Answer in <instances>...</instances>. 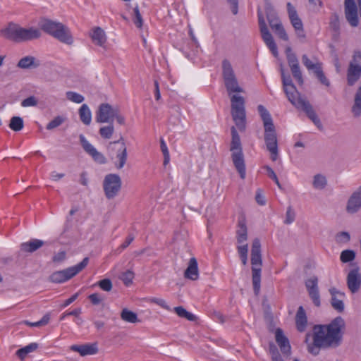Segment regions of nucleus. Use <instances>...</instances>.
Instances as JSON below:
<instances>
[{
	"label": "nucleus",
	"instance_id": "0e129e2a",
	"mask_svg": "<svg viewBox=\"0 0 361 361\" xmlns=\"http://www.w3.org/2000/svg\"><path fill=\"white\" fill-rule=\"evenodd\" d=\"M174 312L178 314V317L183 318L185 314L187 313V310L181 306L176 307Z\"/></svg>",
	"mask_w": 361,
	"mask_h": 361
},
{
	"label": "nucleus",
	"instance_id": "72a5a7b5",
	"mask_svg": "<svg viewBox=\"0 0 361 361\" xmlns=\"http://www.w3.org/2000/svg\"><path fill=\"white\" fill-rule=\"evenodd\" d=\"M38 348V344L36 343H31L29 345L18 349L16 351V355L21 360H23L27 354L34 352Z\"/></svg>",
	"mask_w": 361,
	"mask_h": 361
},
{
	"label": "nucleus",
	"instance_id": "7c9ffc66",
	"mask_svg": "<svg viewBox=\"0 0 361 361\" xmlns=\"http://www.w3.org/2000/svg\"><path fill=\"white\" fill-rule=\"evenodd\" d=\"M329 292L331 295V304L334 310H337L338 312H342L344 310V304L342 300L338 299L336 298V294L342 295L339 291H338L335 288H332L329 290Z\"/></svg>",
	"mask_w": 361,
	"mask_h": 361
},
{
	"label": "nucleus",
	"instance_id": "c03bdc74",
	"mask_svg": "<svg viewBox=\"0 0 361 361\" xmlns=\"http://www.w3.org/2000/svg\"><path fill=\"white\" fill-rule=\"evenodd\" d=\"M335 240L337 243H347L350 240V235L348 232L341 231L336 233Z\"/></svg>",
	"mask_w": 361,
	"mask_h": 361
},
{
	"label": "nucleus",
	"instance_id": "680f3d73",
	"mask_svg": "<svg viewBox=\"0 0 361 361\" xmlns=\"http://www.w3.org/2000/svg\"><path fill=\"white\" fill-rule=\"evenodd\" d=\"M238 254L240 257L243 256H247V252H248V245L247 244L240 245L238 247Z\"/></svg>",
	"mask_w": 361,
	"mask_h": 361
},
{
	"label": "nucleus",
	"instance_id": "7ed1b4c3",
	"mask_svg": "<svg viewBox=\"0 0 361 361\" xmlns=\"http://www.w3.org/2000/svg\"><path fill=\"white\" fill-rule=\"evenodd\" d=\"M257 110L263 121L264 142L267 149L270 152L271 159L275 161L279 157V148L277 134L273 119L269 112L263 105H259Z\"/></svg>",
	"mask_w": 361,
	"mask_h": 361
},
{
	"label": "nucleus",
	"instance_id": "052dcab7",
	"mask_svg": "<svg viewBox=\"0 0 361 361\" xmlns=\"http://www.w3.org/2000/svg\"><path fill=\"white\" fill-rule=\"evenodd\" d=\"M134 240V235L129 234L125 241L121 245L120 249L124 250L128 247Z\"/></svg>",
	"mask_w": 361,
	"mask_h": 361
},
{
	"label": "nucleus",
	"instance_id": "a19ab883",
	"mask_svg": "<svg viewBox=\"0 0 361 361\" xmlns=\"http://www.w3.org/2000/svg\"><path fill=\"white\" fill-rule=\"evenodd\" d=\"M66 96L68 100L77 104L82 103L85 99L82 94L73 91L66 92Z\"/></svg>",
	"mask_w": 361,
	"mask_h": 361
},
{
	"label": "nucleus",
	"instance_id": "2f4dec72",
	"mask_svg": "<svg viewBox=\"0 0 361 361\" xmlns=\"http://www.w3.org/2000/svg\"><path fill=\"white\" fill-rule=\"evenodd\" d=\"M351 111L355 117H358L361 115V86L358 87L355 94L354 104Z\"/></svg>",
	"mask_w": 361,
	"mask_h": 361
},
{
	"label": "nucleus",
	"instance_id": "8fccbe9b",
	"mask_svg": "<svg viewBox=\"0 0 361 361\" xmlns=\"http://www.w3.org/2000/svg\"><path fill=\"white\" fill-rule=\"evenodd\" d=\"M97 285L104 291L109 292L111 290L113 285L109 279H104L98 281Z\"/></svg>",
	"mask_w": 361,
	"mask_h": 361
},
{
	"label": "nucleus",
	"instance_id": "de8ad7c7",
	"mask_svg": "<svg viewBox=\"0 0 361 361\" xmlns=\"http://www.w3.org/2000/svg\"><path fill=\"white\" fill-rule=\"evenodd\" d=\"M49 320H50L49 314H46L45 315L43 316V317L39 321H38L37 322H30L26 321L25 324L30 326L39 327V326H44L46 324H47L49 323Z\"/></svg>",
	"mask_w": 361,
	"mask_h": 361
},
{
	"label": "nucleus",
	"instance_id": "0eeeda50",
	"mask_svg": "<svg viewBox=\"0 0 361 361\" xmlns=\"http://www.w3.org/2000/svg\"><path fill=\"white\" fill-rule=\"evenodd\" d=\"M252 279L254 293L257 295L261 287V270L262 266L261 243L258 238L252 241L251 247Z\"/></svg>",
	"mask_w": 361,
	"mask_h": 361
},
{
	"label": "nucleus",
	"instance_id": "13d9d810",
	"mask_svg": "<svg viewBox=\"0 0 361 361\" xmlns=\"http://www.w3.org/2000/svg\"><path fill=\"white\" fill-rule=\"evenodd\" d=\"M66 253L65 251H61L56 254L53 257V262H63L66 259Z\"/></svg>",
	"mask_w": 361,
	"mask_h": 361
},
{
	"label": "nucleus",
	"instance_id": "e2e57ef3",
	"mask_svg": "<svg viewBox=\"0 0 361 361\" xmlns=\"http://www.w3.org/2000/svg\"><path fill=\"white\" fill-rule=\"evenodd\" d=\"M78 297V293H75L71 298H69L68 299L64 301V302L63 303V305H61V307H67L68 305H69L70 304L73 302L77 299Z\"/></svg>",
	"mask_w": 361,
	"mask_h": 361
},
{
	"label": "nucleus",
	"instance_id": "4468645a",
	"mask_svg": "<svg viewBox=\"0 0 361 361\" xmlns=\"http://www.w3.org/2000/svg\"><path fill=\"white\" fill-rule=\"evenodd\" d=\"M257 16L262 38L265 44L267 46V47L272 53V54L275 57H277L279 55L277 46L274 40L273 36L271 35V32H269L267 26L264 16L259 10H258Z\"/></svg>",
	"mask_w": 361,
	"mask_h": 361
},
{
	"label": "nucleus",
	"instance_id": "a18cd8bd",
	"mask_svg": "<svg viewBox=\"0 0 361 361\" xmlns=\"http://www.w3.org/2000/svg\"><path fill=\"white\" fill-rule=\"evenodd\" d=\"M65 121V118L61 116H58L55 117L53 120H51L47 125V130H53L59 126H61Z\"/></svg>",
	"mask_w": 361,
	"mask_h": 361
},
{
	"label": "nucleus",
	"instance_id": "5701e85b",
	"mask_svg": "<svg viewBox=\"0 0 361 361\" xmlns=\"http://www.w3.org/2000/svg\"><path fill=\"white\" fill-rule=\"evenodd\" d=\"M275 338L282 353L289 355L290 353L291 347L288 338L284 335L281 329L278 328L276 329Z\"/></svg>",
	"mask_w": 361,
	"mask_h": 361
},
{
	"label": "nucleus",
	"instance_id": "1a4fd4ad",
	"mask_svg": "<svg viewBox=\"0 0 361 361\" xmlns=\"http://www.w3.org/2000/svg\"><path fill=\"white\" fill-rule=\"evenodd\" d=\"M231 115L238 128L243 131L245 129V99L243 97L233 94L231 97Z\"/></svg>",
	"mask_w": 361,
	"mask_h": 361
},
{
	"label": "nucleus",
	"instance_id": "2eb2a0df",
	"mask_svg": "<svg viewBox=\"0 0 361 361\" xmlns=\"http://www.w3.org/2000/svg\"><path fill=\"white\" fill-rule=\"evenodd\" d=\"M121 179L117 174L110 173L105 176L103 182V188L107 199L115 197L121 188Z\"/></svg>",
	"mask_w": 361,
	"mask_h": 361
},
{
	"label": "nucleus",
	"instance_id": "864d4df0",
	"mask_svg": "<svg viewBox=\"0 0 361 361\" xmlns=\"http://www.w3.org/2000/svg\"><path fill=\"white\" fill-rule=\"evenodd\" d=\"M89 300L94 305H99L104 300V297L100 293H92L88 296Z\"/></svg>",
	"mask_w": 361,
	"mask_h": 361
},
{
	"label": "nucleus",
	"instance_id": "69168bd1",
	"mask_svg": "<svg viewBox=\"0 0 361 361\" xmlns=\"http://www.w3.org/2000/svg\"><path fill=\"white\" fill-rule=\"evenodd\" d=\"M154 94L156 100H159L161 98L159 86L157 80H154Z\"/></svg>",
	"mask_w": 361,
	"mask_h": 361
},
{
	"label": "nucleus",
	"instance_id": "79ce46f5",
	"mask_svg": "<svg viewBox=\"0 0 361 361\" xmlns=\"http://www.w3.org/2000/svg\"><path fill=\"white\" fill-rule=\"evenodd\" d=\"M314 73L321 84H322L323 85H324L326 87L330 86V81L326 77V75L322 70V66L319 69L316 70V71H314Z\"/></svg>",
	"mask_w": 361,
	"mask_h": 361
},
{
	"label": "nucleus",
	"instance_id": "3c124183",
	"mask_svg": "<svg viewBox=\"0 0 361 361\" xmlns=\"http://www.w3.org/2000/svg\"><path fill=\"white\" fill-rule=\"evenodd\" d=\"M160 147L161 152L164 154V164L166 165L169 162L170 157H169V152L168 150L166 144L165 143L164 140L163 139H161L160 140Z\"/></svg>",
	"mask_w": 361,
	"mask_h": 361
},
{
	"label": "nucleus",
	"instance_id": "a878e982",
	"mask_svg": "<svg viewBox=\"0 0 361 361\" xmlns=\"http://www.w3.org/2000/svg\"><path fill=\"white\" fill-rule=\"evenodd\" d=\"M40 66V62L35 57L26 56L18 62L17 66L22 69L36 68Z\"/></svg>",
	"mask_w": 361,
	"mask_h": 361
},
{
	"label": "nucleus",
	"instance_id": "20e7f679",
	"mask_svg": "<svg viewBox=\"0 0 361 361\" xmlns=\"http://www.w3.org/2000/svg\"><path fill=\"white\" fill-rule=\"evenodd\" d=\"M0 35L6 39L23 42L40 38L42 32L35 27H23L18 24L9 23L7 27L1 30Z\"/></svg>",
	"mask_w": 361,
	"mask_h": 361
},
{
	"label": "nucleus",
	"instance_id": "c756f323",
	"mask_svg": "<svg viewBox=\"0 0 361 361\" xmlns=\"http://www.w3.org/2000/svg\"><path fill=\"white\" fill-rule=\"evenodd\" d=\"M44 242L42 240L33 239L29 242L21 244V250L24 252H33L44 245Z\"/></svg>",
	"mask_w": 361,
	"mask_h": 361
},
{
	"label": "nucleus",
	"instance_id": "603ef678",
	"mask_svg": "<svg viewBox=\"0 0 361 361\" xmlns=\"http://www.w3.org/2000/svg\"><path fill=\"white\" fill-rule=\"evenodd\" d=\"M264 169L267 171L268 176L275 182L279 188H281V185L274 170L269 166H264Z\"/></svg>",
	"mask_w": 361,
	"mask_h": 361
},
{
	"label": "nucleus",
	"instance_id": "6ab92c4d",
	"mask_svg": "<svg viewBox=\"0 0 361 361\" xmlns=\"http://www.w3.org/2000/svg\"><path fill=\"white\" fill-rule=\"evenodd\" d=\"M305 286L309 295L315 306L319 307L321 305L320 295L318 288V279L317 276H312L305 281Z\"/></svg>",
	"mask_w": 361,
	"mask_h": 361
},
{
	"label": "nucleus",
	"instance_id": "f3484780",
	"mask_svg": "<svg viewBox=\"0 0 361 361\" xmlns=\"http://www.w3.org/2000/svg\"><path fill=\"white\" fill-rule=\"evenodd\" d=\"M286 56L293 76L299 85H302L304 80L300 68L298 59L295 54L291 53V49L290 47L286 49Z\"/></svg>",
	"mask_w": 361,
	"mask_h": 361
},
{
	"label": "nucleus",
	"instance_id": "b1692460",
	"mask_svg": "<svg viewBox=\"0 0 361 361\" xmlns=\"http://www.w3.org/2000/svg\"><path fill=\"white\" fill-rule=\"evenodd\" d=\"M236 239L239 244L247 240V228L246 226L245 217L241 215L238 220Z\"/></svg>",
	"mask_w": 361,
	"mask_h": 361
},
{
	"label": "nucleus",
	"instance_id": "a211bd4d",
	"mask_svg": "<svg viewBox=\"0 0 361 361\" xmlns=\"http://www.w3.org/2000/svg\"><path fill=\"white\" fill-rule=\"evenodd\" d=\"M80 144L83 149L87 152L94 161L99 164H105L106 160L105 157L99 152H98L85 137L83 135L79 136Z\"/></svg>",
	"mask_w": 361,
	"mask_h": 361
},
{
	"label": "nucleus",
	"instance_id": "c9c22d12",
	"mask_svg": "<svg viewBox=\"0 0 361 361\" xmlns=\"http://www.w3.org/2000/svg\"><path fill=\"white\" fill-rule=\"evenodd\" d=\"M302 62L308 71H313L314 72L322 66L321 62H312L307 54H303L302 56Z\"/></svg>",
	"mask_w": 361,
	"mask_h": 361
},
{
	"label": "nucleus",
	"instance_id": "f704fd0d",
	"mask_svg": "<svg viewBox=\"0 0 361 361\" xmlns=\"http://www.w3.org/2000/svg\"><path fill=\"white\" fill-rule=\"evenodd\" d=\"M121 317L123 321L129 322V323L134 324V323L139 322L137 315L135 312H133L126 308H125L122 310V312L121 313Z\"/></svg>",
	"mask_w": 361,
	"mask_h": 361
},
{
	"label": "nucleus",
	"instance_id": "37998d69",
	"mask_svg": "<svg viewBox=\"0 0 361 361\" xmlns=\"http://www.w3.org/2000/svg\"><path fill=\"white\" fill-rule=\"evenodd\" d=\"M329 26L332 30L338 32L340 30V20L339 16L336 13L331 14L330 17Z\"/></svg>",
	"mask_w": 361,
	"mask_h": 361
},
{
	"label": "nucleus",
	"instance_id": "bb28decb",
	"mask_svg": "<svg viewBox=\"0 0 361 361\" xmlns=\"http://www.w3.org/2000/svg\"><path fill=\"white\" fill-rule=\"evenodd\" d=\"M287 11L289 19L294 29L295 30L302 27V22L301 19L299 18L297 11L290 2L287 4Z\"/></svg>",
	"mask_w": 361,
	"mask_h": 361
},
{
	"label": "nucleus",
	"instance_id": "49530a36",
	"mask_svg": "<svg viewBox=\"0 0 361 361\" xmlns=\"http://www.w3.org/2000/svg\"><path fill=\"white\" fill-rule=\"evenodd\" d=\"M134 273L130 270H128L122 273L121 276H120V279L127 286H130L132 283Z\"/></svg>",
	"mask_w": 361,
	"mask_h": 361
},
{
	"label": "nucleus",
	"instance_id": "338daca9",
	"mask_svg": "<svg viewBox=\"0 0 361 361\" xmlns=\"http://www.w3.org/2000/svg\"><path fill=\"white\" fill-rule=\"evenodd\" d=\"M80 182L82 185L86 186L87 185V183H88V179L87 178V173L86 172H82L81 174H80Z\"/></svg>",
	"mask_w": 361,
	"mask_h": 361
},
{
	"label": "nucleus",
	"instance_id": "393cba45",
	"mask_svg": "<svg viewBox=\"0 0 361 361\" xmlns=\"http://www.w3.org/2000/svg\"><path fill=\"white\" fill-rule=\"evenodd\" d=\"M186 279L195 281L199 277V269L197 259L192 257L189 260L188 266L184 272Z\"/></svg>",
	"mask_w": 361,
	"mask_h": 361
},
{
	"label": "nucleus",
	"instance_id": "58836bf2",
	"mask_svg": "<svg viewBox=\"0 0 361 361\" xmlns=\"http://www.w3.org/2000/svg\"><path fill=\"white\" fill-rule=\"evenodd\" d=\"M109 123L110 124L109 126H103L99 129V134L101 137L104 139L111 138L114 132V127L112 123Z\"/></svg>",
	"mask_w": 361,
	"mask_h": 361
},
{
	"label": "nucleus",
	"instance_id": "4c0bfd02",
	"mask_svg": "<svg viewBox=\"0 0 361 361\" xmlns=\"http://www.w3.org/2000/svg\"><path fill=\"white\" fill-rule=\"evenodd\" d=\"M327 184L326 177L322 174H316L313 178L312 185L317 190L324 189Z\"/></svg>",
	"mask_w": 361,
	"mask_h": 361
},
{
	"label": "nucleus",
	"instance_id": "f03ea898",
	"mask_svg": "<svg viewBox=\"0 0 361 361\" xmlns=\"http://www.w3.org/2000/svg\"><path fill=\"white\" fill-rule=\"evenodd\" d=\"M281 75L283 90L288 101L298 109L303 111L307 116L320 130L322 129V124L314 111L312 106L304 97H302L293 83L290 75H286L283 66H281Z\"/></svg>",
	"mask_w": 361,
	"mask_h": 361
},
{
	"label": "nucleus",
	"instance_id": "39448f33",
	"mask_svg": "<svg viewBox=\"0 0 361 361\" xmlns=\"http://www.w3.org/2000/svg\"><path fill=\"white\" fill-rule=\"evenodd\" d=\"M40 29L51 35L60 42L72 45L73 37L70 29L64 24L51 20L50 19H43L39 23Z\"/></svg>",
	"mask_w": 361,
	"mask_h": 361
},
{
	"label": "nucleus",
	"instance_id": "412c9836",
	"mask_svg": "<svg viewBox=\"0 0 361 361\" xmlns=\"http://www.w3.org/2000/svg\"><path fill=\"white\" fill-rule=\"evenodd\" d=\"M347 285L353 293L358 291L361 286V276L358 269H354L349 271L347 276Z\"/></svg>",
	"mask_w": 361,
	"mask_h": 361
},
{
	"label": "nucleus",
	"instance_id": "f8f14e48",
	"mask_svg": "<svg viewBox=\"0 0 361 361\" xmlns=\"http://www.w3.org/2000/svg\"><path fill=\"white\" fill-rule=\"evenodd\" d=\"M264 8L270 27L279 38L288 41V36L273 6L269 2H266Z\"/></svg>",
	"mask_w": 361,
	"mask_h": 361
},
{
	"label": "nucleus",
	"instance_id": "ddd939ff",
	"mask_svg": "<svg viewBox=\"0 0 361 361\" xmlns=\"http://www.w3.org/2000/svg\"><path fill=\"white\" fill-rule=\"evenodd\" d=\"M361 77V51L355 50L347 70V82L353 86Z\"/></svg>",
	"mask_w": 361,
	"mask_h": 361
},
{
	"label": "nucleus",
	"instance_id": "aec40b11",
	"mask_svg": "<svg viewBox=\"0 0 361 361\" xmlns=\"http://www.w3.org/2000/svg\"><path fill=\"white\" fill-rule=\"evenodd\" d=\"M361 209V185L349 197L346 204V212L355 214Z\"/></svg>",
	"mask_w": 361,
	"mask_h": 361
},
{
	"label": "nucleus",
	"instance_id": "473e14b6",
	"mask_svg": "<svg viewBox=\"0 0 361 361\" xmlns=\"http://www.w3.org/2000/svg\"><path fill=\"white\" fill-rule=\"evenodd\" d=\"M79 116L80 121L85 125H90L92 121V114L90 108L85 104H83L79 109Z\"/></svg>",
	"mask_w": 361,
	"mask_h": 361
},
{
	"label": "nucleus",
	"instance_id": "cd10ccee",
	"mask_svg": "<svg viewBox=\"0 0 361 361\" xmlns=\"http://www.w3.org/2000/svg\"><path fill=\"white\" fill-rule=\"evenodd\" d=\"M90 37L94 44L103 47L106 42V36L104 31L100 27H96L92 30Z\"/></svg>",
	"mask_w": 361,
	"mask_h": 361
},
{
	"label": "nucleus",
	"instance_id": "e433bc0d",
	"mask_svg": "<svg viewBox=\"0 0 361 361\" xmlns=\"http://www.w3.org/2000/svg\"><path fill=\"white\" fill-rule=\"evenodd\" d=\"M24 127L23 120L20 116H13L10 120L9 128L13 131L21 130Z\"/></svg>",
	"mask_w": 361,
	"mask_h": 361
},
{
	"label": "nucleus",
	"instance_id": "9b49d317",
	"mask_svg": "<svg viewBox=\"0 0 361 361\" xmlns=\"http://www.w3.org/2000/svg\"><path fill=\"white\" fill-rule=\"evenodd\" d=\"M88 262L89 258L85 257L81 262L73 267H68L63 270L54 271L49 276V281L56 283H63L80 272L85 268Z\"/></svg>",
	"mask_w": 361,
	"mask_h": 361
},
{
	"label": "nucleus",
	"instance_id": "5fc2aeb1",
	"mask_svg": "<svg viewBox=\"0 0 361 361\" xmlns=\"http://www.w3.org/2000/svg\"><path fill=\"white\" fill-rule=\"evenodd\" d=\"M37 105V99L34 96H30L21 102V106L23 107L35 106Z\"/></svg>",
	"mask_w": 361,
	"mask_h": 361
},
{
	"label": "nucleus",
	"instance_id": "774afa93",
	"mask_svg": "<svg viewBox=\"0 0 361 361\" xmlns=\"http://www.w3.org/2000/svg\"><path fill=\"white\" fill-rule=\"evenodd\" d=\"M272 361H283L277 350H274L272 353Z\"/></svg>",
	"mask_w": 361,
	"mask_h": 361
},
{
	"label": "nucleus",
	"instance_id": "423d86ee",
	"mask_svg": "<svg viewBox=\"0 0 361 361\" xmlns=\"http://www.w3.org/2000/svg\"><path fill=\"white\" fill-rule=\"evenodd\" d=\"M231 142L230 151L233 164L242 179L245 178L246 167L240 136L234 126L231 128Z\"/></svg>",
	"mask_w": 361,
	"mask_h": 361
},
{
	"label": "nucleus",
	"instance_id": "ea45409f",
	"mask_svg": "<svg viewBox=\"0 0 361 361\" xmlns=\"http://www.w3.org/2000/svg\"><path fill=\"white\" fill-rule=\"evenodd\" d=\"M355 258V252L352 250H345L341 252L340 259L343 263L352 262Z\"/></svg>",
	"mask_w": 361,
	"mask_h": 361
},
{
	"label": "nucleus",
	"instance_id": "6e6d98bb",
	"mask_svg": "<svg viewBox=\"0 0 361 361\" xmlns=\"http://www.w3.org/2000/svg\"><path fill=\"white\" fill-rule=\"evenodd\" d=\"M149 300L150 302L155 303L166 310H171V307L167 305L166 302L162 298H152Z\"/></svg>",
	"mask_w": 361,
	"mask_h": 361
},
{
	"label": "nucleus",
	"instance_id": "c85d7f7f",
	"mask_svg": "<svg viewBox=\"0 0 361 361\" xmlns=\"http://www.w3.org/2000/svg\"><path fill=\"white\" fill-rule=\"evenodd\" d=\"M295 323H296L297 329L299 331L302 332L305 330L307 323V319L305 311L302 306H300L297 311L296 316H295Z\"/></svg>",
	"mask_w": 361,
	"mask_h": 361
},
{
	"label": "nucleus",
	"instance_id": "9d476101",
	"mask_svg": "<svg viewBox=\"0 0 361 361\" xmlns=\"http://www.w3.org/2000/svg\"><path fill=\"white\" fill-rule=\"evenodd\" d=\"M222 76L228 95L232 93L243 92V88L239 85L233 67L228 60L222 61Z\"/></svg>",
	"mask_w": 361,
	"mask_h": 361
},
{
	"label": "nucleus",
	"instance_id": "4be33fe9",
	"mask_svg": "<svg viewBox=\"0 0 361 361\" xmlns=\"http://www.w3.org/2000/svg\"><path fill=\"white\" fill-rule=\"evenodd\" d=\"M70 348L71 350L78 353L82 357L95 355L99 350L97 343H85L83 345H73Z\"/></svg>",
	"mask_w": 361,
	"mask_h": 361
},
{
	"label": "nucleus",
	"instance_id": "bf43d9fd",
	"mask_svg": "<svg viewBox=\"0 0 361 361\" xmlns=\"http://www.w3.org/2000/svg\"><path fill=\"white\" fill-rule=\"evenodd\" d=\"M231 5V9L233 15H236L238 11V0H227Z\"/></svg>",
	"mask_w": 361,
	"mask_h": 361
},
{
	"label": "nucleus",
	"instance_id": "4d7b16f0",
	"mask_svg": "<svg viewBox=\"0 0 361 361\" xmlns=\"http://www.w3.org/2000/svg\"><path fill=\"white\" fill-rule=\"evenodd\" d=\"M295 212L292 210L291 207H289L286 211V219L284 221V223L286 224H290L293 223L295 220Z\"/></svg>",
	"mask_w": 361,
	"mask_h": 361
},
{
	"label": "nucleus",
	"instance_id": "dca6fc26",
	"mask_svg": "<svg viewBox=\"0 0 361 361\" xmlns=\"http://www.w3.org/2000/svg\"><path fill=\"white\" fill-rule=\"evenodd\" d=\"M118 109L107 103L100 104L96 114V121L100 123H112Z\"/></svg>",
	"mask_w": 361,
	"mask_h": 361
},
{
	"label": "nucleus",
	"instance_id": "09e8293b",
	"mask_svg": "<svg viewBox=\"0 0 361 361\" xmlns=\"http://www.w3.org/2000/svg\"><path fill=\"white\" fill-rule=\"evenodd\" d=\"M134 18H133V23L135 25V26L138 28H141L142 26V18L140 13L138 6L137 5L134 9Z\"/></svg>",
	"mask_w": 361,
	"mask_h": 361
},
{
	"label": "nucleus",
	"instance_id": "6e6552de",
	"mask_svg": "<svg viewBox=\"0 0 361 361\" xmlns=\"http://www.w3.org/2000/svg\"><path fill=\"white\" fill-rule=\"evenodd\" d=\"M108 151L111 159L115 156V167L121 169L126 164L128 158L127 147L122 136L116 140L110 142L108 145Z\"/></svg>",
	"mask_w": 361,
	"mask_h": 361
},
{
	"label": "nucleus",
	"instance_id": "f257e3e1",
	"mask_svg": "<svg viewBox=\"0 0 361 361\" xmlns=\"http://www.w3.org/2000/svg\"><path fill=\"white\" fill-rule=\"evenodd\" d=\"M345 326L344 319L337 317L328 325H315L313 327V342L307 345L308 352L314 355L320 348H336L341 345Z\"/></svg>",
	"mask_w": 361,
	"mask_h": 361
}]
</instances>
